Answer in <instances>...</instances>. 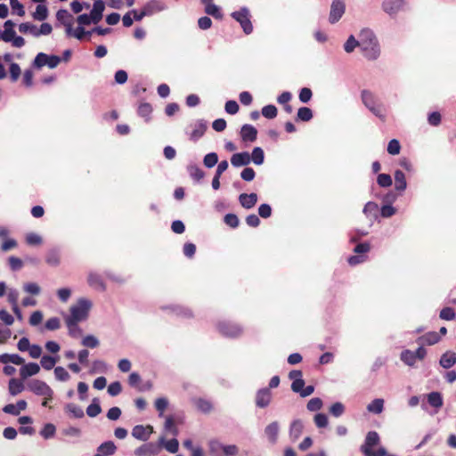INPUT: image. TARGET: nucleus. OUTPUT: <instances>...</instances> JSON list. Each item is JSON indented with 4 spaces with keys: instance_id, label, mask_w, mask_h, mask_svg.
Here are the masks:
<instances>
[{
    "instance_id": "36",
    "label": "nucleus",
    "mask_w": 456,
    "mask_h": 456,
    "mask_svg": "<svg viewBox=\"0 0 456 456\" xmlns=\"http://www.w3.org/2000/svg\"><path fill=\"white\" fill-rule=\"evenodd\" d=\"M400 359L403 362H404L408 366H414L416 363V361L418 360L413 353V351L405 349L402 351L400 354Z\"/></svg>"
},
{
    "instance_id": "11",
    "label": "nucleus",
    "mask_w": 456,
    "mask_h": 456,
    "mask_svg": "<svg viewBox=\"0 0 456 456\" xmlns=\"http://www.w3.org/2000/svg\"><path fill=\"white\" fill-rule=\"evenodd\" d=\"M217 329L222 335L229 338H235L242 331L240 325L230 322H219Z\"/></svg>"
},
{
    "instance_id": "42",
    "label": "nucleus",
    "mask_w": 456,
    "mask_h": 456,
    "mask_svg": "<svg viewBox=\"0 0 456 456\" xmlns=\"http://www.w3.org/2000/svg\"><path fill=\"white\" fill-rule=\"evenodd\" d=\"M313 111L308 107H301L297 113V120L307 122L313 118Z\"/></svg>"
},
{
    "instance_id": "61",
    "label": "nucleus",
    "mask_w": 456,
    "mask_h": 456,
    "mask_svg": "<svg viewBox=\"0 0 456 456\" xmlns=\"http://www.w3.org/2000/svg\"><path fill=\"white\" fill-rule=\"evenodd\" d=\"M196 405H197L198 409L204 413H208L212 410V403L208 400H206V399H202V398L198 399Z\"/></svg>"
},
{
    "instance_id": "44",
    "label": "nucleus",
    "mask_w": 456,
    "mask_h": 456,
    "mask_svg": "<svg viewBox=\"0 0 456 456\" xmlns=\"http://www.w3.org/2000/svg\"><path fill=\"white\" fill-rule=\"evenodd\" d=\"M19 30L20 33H23V34L29 33V34L33 35L34 37H37V28L36 25H34L30 22H24V23L20 24Z\"/></svg>"
},
{
    "instance_id": "28",
    "label": "nucleus",
    "mask_w": 456,
    "mask_h": 456,
    "mask_svg": "<svg viewBox=\"0 0 456 456\" xmlns=\"http://www.w3.org/2000/svg\"><path fill=\"white\" fill-rule=\"evenodd\" d=\"M187 172L191 178L196 183H200L205 176L204 171L196 164L188 165Z\"/></svg>"
},
{
    "instance_id": "5",
    "label": "nucleus",
    "mask_w": 456,
    "mask_h": 456,
    "mask_svg": "<svg viewBox=\"0 0 456 456\" xmlns=\"http://www.w3.org/2000/svg\"><path fill=\"white\" fill-rule=\"evenodd\" d=\"M231 16L240 25L246 35H250L253 32L254 28L251 21V14L248 7H240L238 11L232 12Z\"/></svg>"
},
{
    "instance_id": "16",
    "label": "nucleus",
    "mask_w": 456,
    "mask_h": 456,
    "mask_svg": "<svg viewBox=\"0 0 456 456\" xmlns=\"http://www.w3.org/2000/svg\"><path fill=\"white\" fill-rule=\"evenodd\" d=\"M160 451V446L153 443H148L141 445L134 451V454L137 456L142 455H157Z\"/></svg>"
},
{
    "instance_id": "26",
    "label": "nucleus",
    "mask_w": 456,
    "mask_h": 456,
    "mask_svg": "<svg viewBox=\"0 0 456 456\" xmlns=\"http://www.w3.org/2000/svg\"><path fill=\"white\" fill-rule=\"evenodd\" d=\"M440 338H441L437 332L431 331L418 338L417 343H419V345L432 346L439 342Z\"/></svg>"
},
{
    "instance_id": "49",
    "label": "nucleus",
    "mask_w": 456,
    "mask_h": 456,
    "mask_svg": "<svg viewBox=\"0 0 456 456\" xmlns=\"http://www.w3.org/2000/svg\"><path fill=\"white\" fill-rule=\"evenodd\" d=\"M261 113L265 118L273 119L276 118L278 110L274 105L268 104L262 108Z\"/></svg>"
},
{
    "instance_id": "24",
    "label": "nucleus",
    "mask_w": 456,
    "mask_h": 456,
    "mask_svg": "<svg viewBox=\"0 0 456 456\" xmlns=\"http://www.w3.org/2000/svg\"><path fill=\"white\" fill-rule=\"evenodd\" d=\"M56 19L58 21H60L61 23H62L65 26L67 35L70 36L71 35V22L69 21V20L71 19L70 13L65 9H61L56 13Z\"/></svg>"
},
{
    "instance_id": "2",
    "label": "nucleus",
    "mask_w": 456,
    "mask_h": 456,
    "mask_svg": "<svg viewBox=\"0 0 456 456\" xmlns=\"http://www.w3.org/2000/svg\"><path fill=\"white\" fill-rule=\"evenodd\" d=\"M361 96L364 106L380 120L385 121L387 109L381 101L368 90H362Z\"/></svg>"
},
{
    "instance_id": "8",
    "label": "nucleus",
    "mask_w": 456,
    "mask_h": 456,
    "mask_svg": "<svg viewBox=\"0 0 456 456\" xmlns=\"http://www.w3.org/2000/svg\"><path fill=\"white\" fill-rule=\"evenodd\" d=\"M28 388L35 395L45 396L47 399H51L53 395V389L45 381L39 379H32L28 384Z\"/></svg>"
},
{
    "instance_id": "48",
    "label": "nucleus",
    "mask_w": 456,
    "mask_h": 456,
    "mask_svg": "<svg viewBox=\"0 0 456 456\" xmlns=\"http://www.w3.org/2000/svg\"><path fill=\"white\" fill-rule=\"evenodd\" d=\"M82 346L88 348H96L99 345V339L94 335H86L81 341Z\"/></svg>"
},
{
    "instance_id": "21",
    "label": "nucleus",
    "mask_w": 456,
    "mask_h": 456,
    "mask_svg": "<svg viewBox=\"0 0 456 456\" xmlns=\"http://www.w3.org/2000/svg\"><path fill=\"white\" fill-rule=\"evenodd\" d=\"M257 199V194L255 192H251L249 194L241 193L239 196L240 205L246 209L252 208L256 204Z\"/></svg>"
},
{
    "instance_id": "32",
    "label": "nucleus",
    "mask_w": 456,
    "mask_h": 456,
    "mask_svg": "<svg viewBox=\"0 0 456 456\" xmlns=\"http://www.w3.org/2000/svg\"><path fill=\"white\" fill-rule=\"evenodd\" d=\"M87 281L88 284L94 289H98L101 290L105 289V285L102 277L96 273H90L88 274Z\"/></svg>"
},
{
    "instance_id": "43",
    "label": "nucleus",
    "mask_w": 456,
    "mask_h": 456,
    "mask_svg": "<svg viewBox=\"0 0 456 456\" xmlns=\"http://www.w3.org/2000/svg\"><path fill=\"white\" fill-rule=\"evenodd\" d=\"M24 388V386L20 380L16 379H12L9 381V393L12 395H16L20 394Z\"/></svg>"
},
{
    "instance_id": "9",
    "label": "nucleus",
    "mask_w": 456,
    "mask_h": 456,
    "mask_svg": "<svg viewBox=\"0 0 456 456\" xmlns=\"http://www.w3.org/2000/svg\"><path fill=\"white\" fill-rule=\"evenodd\" d=\"M407 3L405 0H383L381 8L391 17L396 16L400 12L405 11Z\"/></svg>"
},
{
    "instance_id": "41",
    "label": "nucleus",
    "mask_w": 456,
    "mask_h": 456,
    "mask_svg": "<svg viewBox=\"0 0 456 456\" xmlns=\"http://www.w3.org/2000/svg\"><path fill=\"white\" fill-rule=\"evenodd\" d=\"M152 112L151 105L148 102L141 103L137 109V114L145 118V121H149L151 119V114Z\"/></svg>"
},
{
    "instance_id": "34",
    "label": "nucleus",
    "mask_w": 456,
    "mask_h": 456,
    "mask_svg": "<svg viewBox=\"0 0 456 456\" xmlns=\"http://www.w3.org/2000/svg\"><path fill=\"white\" fill-rule=\"evenodd\" d=\"M65 322H66V325L68 327V330H69V335L74 338H77L78 337L81 336L82 334V330L79 328V326L77 325V323L79 322H73L69 319H66L65 318Z\"/></svg>"
},
{
    "instance_id": "4",
    "label": "nucleus",
    "mask_w": 456,
    "mask_h": 456,
    "mask_svg": "<svg viewBox=\"0 0 456 456\" xmlns=\"http://www.w3.org/2000/svg\"><path fill=\"white\" fill-rule=\"evenodd\" d=\"M93 306L91 300L86 297H80L77 303L71 305L69 315H66V319L75 322L86 321L89 316V312Z\"/></svg>"
},
{
    "instance_id": "13",
    "label": "nucleus",
    "mask_w": 456,
    "mask_h": 456,
    "mask_svg": "<svg viewBox=\"0 0 456 456\" xmlns=\"http://www.w3.org/2000/svg\"><path fill=\"white\" fill-rule=\"evenodd\" d=\"M272 400V392L270 388L264 387L259 389L256 395V405L258 408H266Z\"/></svg>"
},
{
    "instance_id": "56",
    "label": "nucleus",
    "mask_w": 456,
    "mask_h": 456,
    "mask_svg": "<svg viewBox=\"0 0 456 456\" xmlns=\"http://www.w3.org/2000/svg\"><path fill=\"white\" fill-rule=\"evenodd\" d=\"M322 407V401L318 397L310 399L306 404V408L309 411H317L321 410Z\"/></svg>"
},
{
    "instance_id": "40",
    "label": "nucleus",
    "mask_w": 456,
    "mask_h": 456,
    "mask_svg": "<svg viewBox=\"0 0 456 456\" xmlns=\"http://www.w3.org/2000/svg\"><path fill=\"white\" fill-rule=\"evenodd\" d=\"M251 161L256 165H262L265 161V152L261 147H255L250 155Z\"/></svg>"
},
{
    "instance_id": "52",
    "label": "nucleus",
    "mask_w": 456,
    "mask_h": 456,
    "mask_svg": "<svg viewBox=\"0 0 456 456\" xmlns=\"http://www.w3.org/2000/svg\"><path fill=\"white\" fill-rule=\"evenodd\" d=\"M356 47H359V40H357L353 35L349 36L344 44V50L347 53H350L354 52Z\"/></svg>"
},
{
    "instance_id": "7",
    "label": "nucleus",
    "mask_w": 456,
    "mask_h": 456,
    "mask_svg": "<svg viewBox=\"0 0 456 456\" xmlns=\"http://www.w3.org/2000/svg\"><path fill=\"white\" fill-rule=\"evenodd\" d=\"M207 128V121L200 118L191 123L186 128L185 134L191 141L197 142L204 135Z\"/></svg>"
},
{
    "instance_id": "58",
    "label": "nucleus",
    "mask_w": 456,
    "mask_h": 456,
    "mask_svg": "<svg viewBox=\"0 0 456 456\" xmlns=\"http://www.w3.org/2000/svg\"><path fill=\"white\" fill-rule=\"evenodd\" d=\"M401 145L398 140L392 139L387 144V152L391 155H397L400 153Z\"/></svg>"
},
{
    "instance_id": "30",
    "label": "nucleus",
    "mask_w": 456,
    "mask_h": 456,
    "mask_svg": "<svg viewBox=\"0 0 456 456\" xmlns=\"http://www.w3.org/2000/svg\"><path fill=\"white\" fill-rule=\"evenodd\" d=\"M427 399L428 404L436 410L440 409L444 404L442 395L439 392L434 391L428 394Z\"/></svg>"
},
{
    "instance_id": "22",
    "label": "nucleus",
    "mask_w": 456,
    "mask_h": 456,
    "mask_svg": "<svg viewBox=\"0 0 456 456\" xmlns=\"http://www.w3.org/2000/svg\"><path fill=\"white\" fill-rule=\"evenodd\" d=\"M280 426L277 421H273L265 428V434L272 444H275L278 440Z\"/></svg>"
},
{
    "instance_id": "10",
    "label": "nucleus",
    "mask_w": 456,
    "mask_h": 456,
    "mask_svg": "<svg viewBox=\"0 0 456 456\" xmlns=\"http://www.w3.org/2000/svg\"><path fill=\"white\" fill-rule=\"evenodd\" d=\"M346 12V4L344 0H332L329 14V22L337 23Z\"/></svg>"
},
{
    "instance_id": "55",
    "label": "nucleus",
    "mask_w": 456,
    "mask_h": 456,
    "mask_svg": "<svg viewBox=\"0 0 456 456\" xmlns=\"http://www.w3.org/2000/svg\"><path fill=\"white\" fill-rule=\"evenodd\" d=\"M439 317L442 320L452 321L455 319L456 314L452 307H444L440 311Z\"/></svg>"
},
{
    "instance_id": "60",
    "label": "nucleus",
    "mask_w": 456,
    "mask_h": 456,
    "mask_svg": "<svg viewBox=\"0 0 456 456\" xmlns=\"http://www.w3.org/2000/svg\"><path fill=\"white\" fill-rule=\"evenodd\" d=\"M330 412L332 416L338 418L345 412V406L341 403L337 402L330 406Z\"/></svg>"
},
{
    "instance_id": "17",
    "label": "nucleus",
    "mask_w": 456,
    "mask_h": 456,
    "mask_svg": "<svg viewBox=\"0 0 456 456\" xmlns=\"http://www.w3.org/2000/svg\"><path fill=\"white\" fill-rule=\"evenodd\" d=\"M167 8V4L160 0H151L143 6L148 16L165 11Z\"/></svg>"
},
{
    "instance_id": "33",
    "label": "nucleus",
    "mask_w": 456,
    "mask_h": 456,
    "mask_svg": "<svg viewBox=\"0 0 456 456\" xmlns=\"http://www.w3.org/2000/svg\"><path fill=\"white\" fill-rule=\"evenodd\" d=\"M395 188L398 191H403L407 187L405 175L401 170L395 172Z\"/></svg>"
},
{
    "instance_id": "59",
    "label": "nucleus",
    "mask_w": 456,
    "mask_h": 456,
    "mask_svg": "<svg viewBox=\"0 0 456 456\" xmlns=\"http://www.w3.org/2000/svg\"><path fill=\"white\" fill-rule=\"evenodd\" d=\"M9 71H10V78L12 82H15L18 80V78L20 77V68L19 66L18 63L16 62H12L11 65H10V68H9Z\"/></svg>"
},
{
    "instance_id": "38",
    "label": "nucleus",
    "mask_w": 456,
    "mask_h": 456,
    "mask_svg": "<svg viewBox=\"0 0 456 456\" xmlns=\"http://www.w3.org/2000/svg\"><path fill=\"white\" fill-rule=\"evenodd\" d=\"M367 410L374 414L381 413L384 410V400L381 398L374 399L368 404Z\"/></svg>"
},
{
    "instance_id": "37",
    "label": "nucleus",
    "mask_w": 456,
    "mask_h": 456,
    "mask_svg": "<svg viewBox=\"0 0 456 456\" xmlns=\"http://www.w3.org/2000/svg\"><path fill=\"white\" fill-rule=\"evenodd\" d=\"M101 412L102 408L100 405V400L98 398H94L92 400V403L86 408V414L91 418H94L98 416Z\"/></svg>"
},
{
    "instance_id": "1",
    "label": "nucleus",
    "mask_w": 456,
    "mask_h": 456,
    "mask_svg": "<svg viewBox=\"0 0 456 456\" xmlns=\"http://www.w3.org/2000/svg\"><path fill=\"white\" fill-rule=\"evenodd\" d=\"M359 47L365 58L374 61L380 54L379 45L374 32L370 28H362L359 34Z\"/></svg>"
},
{
    "instance_id": "39",
    "label": "nucleus",
    "mask_w": 456,
    "mask_h": 456,
    "mask_svg": "<svg viewBox=\"0 0 456 456\" xmlns=\"http://www.w3.org/2000/svg\"><path fill=\"white\" fill-rule=\"evenodd\" d=\"M108 371V365L102 360H95L92 363V367L89 370L90 374L96 373H106Z\"/></svg>"
},
{
    "instance_id": "64",
    "label": "nucleus",
    "mask_w": 456,
    "mask_h": 456,
    "mask_svg": "<svg viewBox=\"0 0 456 456\" xmlns=\"http://www.w3.org/2000/svg\"><path fill=\"white\" fill-rule=\"evenodd\" d=\"M314 423L317 428H326L329 424L328 417L324 413H317L314 416Z\"/></svg>"
},
{
    "instance_id": "54",
    "label": "nucleus",
    "mask_w": 456,
    "mask_h": 456,
    "mask_svg": "<svg viewBox=\"0 0 456 456\" xmlns=\"http://www.w3.org/2000/svg\"><path fill=\"white\" fill-rule=\"evenodd\" d=\"M205 12L208 15H211L213 16L214 18L216 19H222L223 18V13L221 12V9L219 6H217L216 4H208V6H207L205 8Z\"/></svg>"
},
{
    "instance_id": "3",
    "label": "nucleus",
    "mask_w": 456,
    "mask_h": 456,
    "mask_svg": "<svg viewBox=\"0 0 456 456\" xmlns=\"http://www.w3.org/2000/svg\"><path fill=\"white\" fill-rule=\"evenodd\" d=\"M379 443L380 437L378 432L369 431L365 436L364 443L360 447V451L364 456H387V452L384 447H379L377 451L373 450Z\"/></svg>"
},
{
    "instance_id": "14",
    "label": "nucleus",
    "mask_w": 456,
    "mask_h": 456,
    "mask_svg": "<svg viewBox=\"0 0 456 456\" xmlns=\"http://www.w3.org/2000/svg\"><path fill=\"white\" fill-rule=\"evenodd\" d=\"M251 162L250 154L248 151L234 153L231 157V164L234 167L248 166Z\"/></svg>"
},
{
    "instance_id": "15",
    "label": "nucleus",
    "mask_w": 456,
    "mask_h": 456,
    "mask_svg": "<svg viewBox=\"0 0 456 456\" xmlns=\"http://www.w3.org/2000/svg\"><path fill=\"white\" fill-rule=\"evenodd\" d=\"M304 430V423L301 419H297L291 421L289 425V436L291 442H296Z\"/></svg>"
},
{
    "instance_id": "23",
    "label": "nucleus",
    "mask_w": 456,
    "mask_h": 456,
    "mask_svg": "<svg viewBox=\"0 0 456 456\" xmlns=\"http://www.w3.org/2000/svg\"><path fill=\"white\" fill-rule=\"evenodd\" d=\"M40 370V366L36 362H29L24 364L20 369V375L22 379H27L28 377L34 376L37 374Z\"/></svg>"
},
{
    "instance_id": "31",
    "label": "nucleus",
    "mask_w": 456,
    "mask_h": 456,
    "mask_svg": "<svg viewBox=\"0 0 456 456\" xmlns=\"http://www.w3.org/2000/svg\"><path fill=\"white\" fill-rule=\"evenodd\" d=\"M64 409L66 413L73 418L81 419L85 416L83 409L73 403H67Z\"/></svg>"
},
{
    "instance_id": "62",
    "label": "nucleus",
    "mask_w": 456,
    "mask_h": 456,
    "mask_svg": "<svg viewBox=\"0 0 456 456\" xmlns=\"http://www.w3.org/2000/svg\"><path fill=\"white\" fill-rule=\"evenodd\" d=\"M377 183L380 187L387 188L392 185V178L387 174H379L377 178Z\"/></svg>"
},
{
    "instance_id": "51",
    "label": "nucleus",
    "mask_w": 456,
    "mask_h": 456,
    "mask_svg": "<svg viewBox=\"0 0 456 456\" xmlns=\"http://www.w3.org/2000/svg\"><path fill=\"white\" fill-rule=\"evenodd\" d=\"M54 376L57 380L62 382L68 381L70 379L69 373L61 366L54 368Z\"/></svg>"
},
{
    "instance_id": "46",
    "label": "nucleus",
    "mask_w": 456,
    "mask_h": 456,
    "mask_svg": "<svg viewBox=\"0 0 456 456\" xmlns=\"http://www.w3.org/2000/svg\"><path fill=\"white\" fill-rule=\"evenodd\" d=\"M48 16V9L45 4H38L36 12L33 13V18L37 20H45Z\"/></svg>"
},
{
    "instance_id": "35",
    "label": "nucleus",
    "mask_w": 456,
    "mask_h": 456,
    "mask_svg": "<svg viewBox=\"0 0 456 456\" xmlns=\"http://www.w3.org/2000/svg\"><path fill=\"white\" fill-rule=\"evenodd\" d=\"M379 205L376 202L369 201L365 204L362 212L366 217H378Z\"/></svg>"
},
{
    "instance_id": "19",
    "label": "nucleus",
    "mask_w": 456,
    "mask_h": 456,
    "mask_svg": "<svg viewBox=\"0 0 456 456\" xmlns=\"http://www.w3.org/2000/svg\"><path fill=\"white\" fill-rule=\"evenodd\" d=\"M117 451V446L112 441H106L101 444L97 449L94 456H111Z\"/></svg>"
},
{
    "instance_id": "25",
    "label": "nucleus",
    "mask_w": 456,
    "mask_h": 456,
    "mask_svg": "<svg viewBox=\"0 0 456 456\" xmlns=\"http://www.w3.org/2000/svg\"><path fill=\"white\" fill-rule=\"evenodd\" d=\"M45 262L51 266H58L61 263V249L59 248H50L46 253Z\"/></svg>"
},
{
    "instance_id": "12",
    "label": "nucleus",
    "mask_w": 456,
    "mask_h": 456,
    "mask_svg": "<svg viewBox=\"0 0 456 456\" xmlns=\"http://www.w3.org/2000/svg\"><path fill=\"white\" fill-rule=\"evenodd\" d=\"M153 432L151 426L135 425L132 429V436L140 441H147Z\"/></svg>"
},
{
    "instance_id": "6",
    "label": "nucleus",
    "mask_w": 456,
    "mask_h": 456,
    "mask_svg": "<svg viewBox=\"0 0 456 456\" xmlns=\"http://www.w3.org/2000/svg\"><path fill=\"white\" fill-rule=\"evenodd\" d=\"M208 445L210 456H235L239 452L236 445H225L217 440L210 441Z\"/></svg>"
},
{
    "instance_id": "53",
    "label": "nucleus",
    "mask_w": 456,
    "mask_h": 456,
    "mask_svg": "<svg viewBox=\"0 0 456 456\" xmlns=\"http://www.w3.org/2000/svg\"><path fill=\"white\" fill-rule=\"evenodd\" d=\"M168 406V401L166 397H159L155 400V408L159 412V416L162 417L165 410Z\"/></svg>"
},
{
    "instance_id": "45",
    "label": "nucleus",
    "mask_w": 456,
    "mask_h": 456,
    "mask_svg": "<svg viewBox=\"0 0 456 456\" xmlns=\"http://www.w3.org/2000/svg\"><path fill=\"white\" fill-rule=\"evenodd\" d=\"M56 362L55 357L45 354L41 357L40 364L45 370H50L54 367Z\"/></svg>"
},
{
    "instance_id": "27",
    "label": "nucleus",
    "mask_w": 456,
    "mask_h": 456,
    "mask_svg": "<svg viewBox=\"0 0 456 456\" xmlns=\"http://www.w3.org/2000/svg\"><path fill=\"white\" fill-rule=\"evenodd\" d=\"M159 445L160 448L163 446L167 452L171 453L177 452L179 449V442L176 438H172L167 441L164 436H161L159 439Z\"/></svg>"
},
{
    "instance_id": "29",
    "label": "nucleus",
    "mask_w": 456,
    "mask_h": 456,
    "mask_svg": "<svg viewBox=\"0 0 456 456\" xmlns=\"http://www.w3.org/2000/svg\"><path fill=\"white\" fill-rule=\"evenodd\" d=\"M440 365L444 369H450L456 363V354L452 352H445L442 354L440 361Z\"/></svg>"
},
{
    "instance_id": "18",
    "label": "nucleus",
    "mask_w": 456,
    "mask_h": 456,
    "mask_svg": "<svg viewBox=\"0 0 456 456\" xmlns=\"http://www.w3.org/2000/svg\"><path fill=\"white\" fill-rule=\"evenodd\" d=\"M240 137L243 142H253L256 140L257 130L252 125L245 124L241 126Z\"/></svg>"
},
{
    "instance_id": "63",
    "label": "nucleus",
    "mask_w": 456,
    "mask_h": 456,
    "mask_svg": "<svg viewBox=\"0 0 456 456\" xmlns=\"http://www.w3.org/2000/svg\"><path fill=\"white\" fill-rule=\"evenodd\" d=\"M23 289L25 292L31 295H38L41 291L40 287L36 282H28L23 285Z\"/></svg>"
},
{
    "instance_id": "20",
    "label": "nucleus",
    "mask_w": 456,
    "mask_h": 456,
    "mask_svg": "<svg viewBox=\"0 0 456 456\" xmlns=\"http://www.w3.org/2000/svg\"><path fill=\"white\" fill-rule=\"evenodd\" d=\"M105 9V4L102 0H95L91 10L90 16L93 23L97 24L102 19V13Z\"/></svg>"
},
{
    "instance_id": "47",
    "label": "nucleus",
    "mask_w": 456,
    "mask_h": 456,
    "mask_svg": "<svg viewBox=\"0 0 456 456\" xmlns=\"http://www.w3.org/2000/svg\"><path fill=\"white\" fill-rule=\"evenodd\" d=\"M218 163V155L216 152H210L204 156L203 164L206 167L211 168Z\"/></svg>"
},
{
    "instance_id": "50",
    "label": "nucleus",
    "mask_w": 456,
    "mask_h": 456,
    "mask_svg": "<svg viewBox=\"0 0 456 456\" xmlns=\"http://www.w3.org/2000/svg\"><path fill=\"white\" fill-rule=\"evenodd\" d=\"M55 432H56V428L53 424H51V423H47L45 424L43 428L41 429L40 431V435L45 438V439H49V438H52L55 435Z\"/></svg>"
},
{
    "instance_id": "57",
    "label": "nucleus",
    "mask_w": 456,
    "mask_h": 456,
    "mask_svg": "<svg viewBox=\"0 0 456 456\" xmlns=\"http://www.w3.org/2000/svg\"><path fill=\"white\" fill-rule=\"evenodd\" d=\"M224 221L228 226L232 228H237L240 224L238 216L232 213L226 214L224 217Z\"/></svg>"
}]
</instances>
